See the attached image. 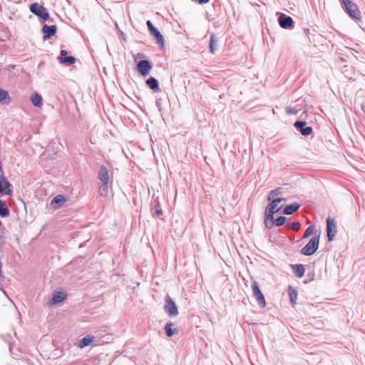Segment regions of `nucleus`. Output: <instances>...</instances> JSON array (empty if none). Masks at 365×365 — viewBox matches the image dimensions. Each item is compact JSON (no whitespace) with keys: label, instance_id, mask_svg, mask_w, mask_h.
<instances>
[{"label":"nucleus","instance_id":"nucleus-34","mask_svg":"<svg viewBox=\"0 0 365 365\" xmlns=\"http://www.w3.org/2000/svg\"><path fill=\"white\" fill-rule=\"evenodd\" d=\"M289 226L292 230L297 232L300 229L301 224L299 222H294L289 224Z\"/></svg>","mask_w":365,"mask_h":365},{"label":"nucleus","instance_id":"nucleus-15","mask_svg":"<svg viewBox=\"0 0 365 365\" xmlns=\"http://www.w3.org/2000/svg\"><path fill=\"white\" fill-rule=\"evenodd\" d=\"M277 212V210L272 211L266 210L265 212V220L264 224L267 228H270L272 227L273 224L274 223V214Z\"/></svg>","mask_w":365,"mask_h":365},{"label":"nucleus","instance_id":"nucleus-16","mask_svg":"<svg viewBox=\"0 0 365 365\" xmlns=\"http://www.w3.org/2000/svg\"><path fill=\"white\" fill-rule=\"evenodd\" d=\"M292 267L295 277L298 278H302L304 276L305 272V268L303 264H296L292 265Z\"/></svg>","mask_w":365,"mask_h":365},{"label":"nucleus","instance_id":"nucleus-11","mask_svg":"<svg viewBox=\"0 0 365 365\" xmlns=\"http://www.w3.org/2000/svg\"><path fill=\"white\" fill-rule=\"evenodd\" d=\"M294 126L300 132L302 135L307 136L310 135L313 129L311 126H307V122L303 120H297Z\"/></svg>","mask_w":365,"mask_h":365},{"label":"nucleus","instance_id":"nucleus-41","mask_svg":"<svg viewBox=\"0 0 365 365\" xmlns=\"http://www.w3.org/2000/svg\"><path fill=\"white\" fill-rule=\"evenodd\" d=\"M1 267H2V264L0 262V278L1 277H4V275H3V273H2V271H1Z\"/></svg>","mask_w":365,"mask_h":365},{"label":"nucleus","instance_id":"nucleus-26","mask_svg":"<svg viewBox=\"0 0 365 365\" xmlns=\"http://www.w3.org/2000/svg\"><path fill=\"white\" fill-rule=\"evenodd\" d=\"M91 344V336L87 335L86 337L81 339L78 342V346L79 348H83Z\"/></svg>","mask_w":365,"mask_h":365},{"label":"nucleus","instance_id":"nucleus-44","mask_svg":"<svg viewBox=\"0 0 365 365\" xmlns=\"http://www.w3.org/2000/svg\"><path fill=\"white\" fill-rule=\"evenodd\" d=\"M124 94L129 98L133 99V97L131 96L128 95L126 93H124Z\"/></svg>","mask_w":365,"mask_h":365},{"label":"nucleus","instance_id":"nucleus-18","mask_svg":"<svg viewBox=\"0 0 365 365\" xmlns=\"http://www.w3.org/2000/svg\"><path fill=\"white\" fill-rule=\"evenodd\" d=\"M300 207V205L297 202H294L291 205L286 206L283 210V213L287 215H292L297 212Z\"/></svg>","mask_w":365,"mask_h":365},{"label":"nucleus","instance_id":"nucleus-45","mask_svg":"<svg viewBox=\"0 0 365 365\" xmlns=\"http://www.w3.org/2000/svg\"><path fill=\"white\" fill-rule=\"evenodd\" d=\"M287 113H296L295 112H292L291 110H287Z\"/></svg>","mask_w":365,"mask_h":365},{"label":"nucleus","instance_id":"nucleus-22","mask_svg":"<svg viewBox=\"0 0 365 365\" xmlns=\"http://www.w3.org/2000/svg\"><path fill=\"white\" fill-rule=\"evenodd\" d=\"M217 40L216 36L214 34H212L210 36V43H209V50H210V52L212 54L215 53L217 50Z\"/></svg>","mask_w":365,"mask_h":365},{"label":"nucleus","instance_id":"nucleus-3","mask_svg":"<svg viewBox=\"0 0 365 365\" xmlns=\"http://www.w3.org/2000/svg\"><path fill=\"white\" fill-rule=\"evenodd\" d=\"M319 235L313 236L309 242L301 250V254L310 256L314 254L319 248Z\"/></svg>","mask_w":365,"mask_h":365},{"label":"nucleus","instance_id":"nucleus-14","mask_svg":"<svg viewBox=\"0 0 365 365\" xmlns=\"http://www.w3.org/2000/svg\"><path fill=\"white\" fill-rule=\"evenodd\" d=\"M110 336L108 334H104L103 336H101L97 333V331H95V335H93V346H97L101 344L108 343V340L110 339Z\"/></svg>","mask_w":365,"mask_h":365},{"label":"nucleus","instance_id":"nucleus-4","mask_svg":"<svg viewBox=\"0 0 365 365\" xmlns=\"http://www.w3.org/2000/svg\"><path fill=\"white\" fill-rule=\"evenodd\" d=\"M342 4H344L345 11L351 19L361 20L360 11L356 4L351 0H342Z\"/></svg>","mask_w":365,"mask_h":365},{"label":"nucleus","instance_id":"nucleus-21","mask_svg":"<svg viewBox=\"0 0 365 365\" xmlns=\"http://www.w3.org/2000/svg\"><path fill=\"white\" fill-rule=\"evenodd\" d=\"M65 202L66 198L64 197V196L58 195L53 197V199L51 200V205H53L55 207H60L64 204Z\"/></svg>","mask_w":365,"mask_h":365},{"label":"nucleus","instance_id":"nucleus-35","mask_svg":"<svg viewBox=\"0 0 365 365\" xmlns=\"http://www.w3.org/2000/svg\"><path fill=\"white\" fill-rule=\"evenodd\" d=\"M156 106H158L159 110H161L160 106H161V98H157L156 99Z\"/></svg>","mask_w":365,"mask_h":365},{"label":"nucleus","instance_id":"nucleus-13","mask_svg":"<svg viewBox=\"0 0 365 365\" xmlns=\"http://www.w3.org/2000/svg\"><path fill=\"white\" fill-rule=\"evenodd\" d=\"M279 26L283 29H289L292 26L294 23L292 17L287 16L284 14H281L278 18Z\"/></svg>","mask_w":365,"mask_h":365},{"label":"nucleus","instance_id":"nucleus-23","mask_svg":"<svg viewBox=\"0 0 365 365\" xmlns=\"http://www.w3.org/2000/svg\"><path fill=\"white\" fill-rule=\"evenodd\" d=\"M52 299L53 304H58L66 299V294L63 292H58L53 294Z\"/></svg>","mask_w":365,"mask_h":365},{"label":"nucleus","instance_id":"nucleus-28","mask_svg":"<svg viewBox=\"0 0 365 365\" xmlns=\"http://www.w3.org/2000/svg\"><path fill=\"white\" fill-rule=\"evenodd\" d=\"M173 324L172 322L167 323V324L165 327V334L168 337H170L173 336L175 334L178 333V331L176 329H173L172 326Z\"/></svg>","mask_w":365,"mask_h":365},{"label":"nucleus","instance_id":"nucleus-42","mask_svg":"<svg viewBox=\"0 0 365 365\" xmlns=\"http://www.w3.org/2000/svg\"><path fill=\"white\" fill-rule=\"evenodd\" d=\"M132 96H135L137 99L140 100V98L136 95L135 92L130 93Z\"/></svg>","mask_w":365,"mask_h":365},{"label":"nucleus","instance_id":"nucleus-40","mask_svg":"<svg viewBox=\"0 0 365 365\" xmlns=\"http://www.w3.org/2000/svg\"><path fill=\"white\" fill-rule=\"evenodd\" d=\"M156 29H157L155 26H153V27L149 29L148 30H149L150 34H152V33H153Z\"/></svg>","mask_w":365,"mask_h":365},{"label":"nucleus","instance_id":"nucleus-10","mask_svg":"<svg viewBox=\"0 0 365 365\" xmlns=\"http://www.w3.org/2000/svg\"><path fill=\"white\" fill-rule=\"evenodd\" d=\"M11 184L2 175H0V193L4 195H11L12 190L11 189Z\"/></svg>","mask_w":365,"mask_h":365},{"label":"nucleus","instance_id":"nucleus-20","mask_svg":"<svg viewBox=\"0 0 365 365\" xmlns=\"http://www.w3.org/2000/svg\"><path fill=\"white\" fill-rule=\"evenodd\" d=\"M30 99L34 106L37 108L41 107L43 99L38 93H34Z\"/></svg>","mask_w":365,"mask_h":365},{"label":"nucleus","instance_id":"nucleus-32","mask_svg":"<svg viewBox=\"0 0 365 365\" xmlns=\"http://www.w3.org/2000/svg\"><path fill=\"white\" fill-rule=\"evenodd\" d=\"M314 227L311 225V226H309L307 230H305L303 236H302V238L304 239V238H307L308 237L309 235H311L313 232H314Z\"/></svg>","mask_w":365,"mask_h":365},{"label":"nucleus","instance_id":"nucleus-29","mask_svg":"<svg viewBox=\"0 0 365 365\" xmlns=\"http://www.w3.org/2000/svg\"><path fill=\"white\" fill-rule=\"evenodd\" d=\"M9 93H0V102L4 104H9L11 101L9 96Z\"/></svg>","mask_w":365,"mask_h":365},{"label":"nucleus","instance_id":"nucleus-5","mask_svg":"<svg viewBox=\"0 0 365 365\" xmlns=\"http://www.w3.org/2000/svg\"><path fill=\"white\" fill-rule=\"evenodd\" d=\"M165 304L164 310L170 317H176L178 314V307L170 297L167 294L165 297Z\"/></svg>","mask_w":365,"mask_h":365},{"label":"nucleus","instance_id":"nucleus-12","mask_svg":"<svg viewBox=\"0 0 365 365\" xmlns=\"http://www.w3.org/2000/svg\"><path fill=\"white\" fill-rule=\"evenodd\" d=\"M152 68L151 63L148 60L140 61L137 64L138 71L143 76H147Z\"/></svg>","mask_w":365,"mask_h":365},{"label":"nucleus","instance_id":"nucleus-25","mask_svg":"<svg viewBox=\"0 0 365 365\" xmlns=\"http://www.w3.org/2000/svg\"><path fill=\"white\" fill-rule=\"evenodd\" d=\"M288 292H289L290 303L292 305H294L296 304V301L297 299L298 292L297 290L293 289L292 287H291V286H289L288 288Z\"/></svg>","mask_w":365,"mask_h":365},{"label":"nucleus","instance_id":"nucleus-30","mask_svg":"<svg viewBox=\"0 0 365 365\" xmlns=\"http://www.w3.org/2000/svg\"><path fill=\"white\" fill-rule=\"evenodd\" d=\"M281 193H282V192H281V189L280 188H276L274 190H271L269 192V193L268 195L267 200H271L274 197L279 195Z\"/></svg>","mask_w":365,"mask_h":365},{"label":"nucleus","instance_id":"nucleus-17","mask_svg":"<svg viewBox=\"0 0 365 365\" xmlns=\"http://www.w3.org/2000/svg\"><path fill=\"white\" fill-rule=\"evenodd\" d=\"M279 200H286L285 198L283 197H279L277 199H274L272 200V202L268 205V206L266 207V210H277V212L279 211L281 207H282V205L281 206H278V204L279 203Z\"/></svg>","mask_w":365,"mask_h":365},{"label":"nucleus","instance_id":"nucleus-19","mask_svg":"<svg viewBox=\"0 0 365 365\" xmlns=\"http://www.w3.org/2000/svg\"><path fill=\"white\" fill-rule=\"evenodd\" d=\"M9 214L10 211L6 201L0 200V216L1 217H7L9 216Z\"/></svg>","mask_w":365,"mask_h":365},{"label":"nucleus","instance_id":"nucleus-33","mask_svg":"<svg viewBox=\"0 0 365 365\" xmlns=\"http://www.w3.org/2000/svg\"><path fill=\"white\" fill-rule=\"evenodd\" d=\"M155 207L157 208L153 213L154 217H160L163 215V210L161 208H160L158 202H157L156 205H155Z\"/></svg>","mask_w":365,"mask_h":365},{"label":"nucleus","instance_id":"nucleus-37","mask_svg":"<svg viewBox=\"0 0 365 365\" xmlns=\"http://www.w3.org/2000/svg\"><path fill=\"white\" fill-rule=\"evenodd\" d=\"M138 57H144L143 54L138 53L136 55H133L134 60L136 61Z\"/></svg>","mask_w":365,"mask_h":365},{"label":"nucleus","instance_id":"nucleus-38","mask_svg":"<svg viewBox=\"0 0 365 365\" xmlns=\"http://www.w3.org/2000/svg\"><path fill=\"white\" fill-rule=\"evenodd\" d=\"M79 365H91V361L88 359L86 361L81 362Z\"/></svg>","mask_w":365,"mask_h":365},{"label":"nucleus","instance_id":"nucleus-6","mask_svg":"<svg viewBox=\"0 0 365 365\" xmlns=\"http://www.w3.org/2000/svg\"><path fill=\"white\" fill-rule=\"evenodd\" d=\"M251 287L252 289L253 297L257 300L258 305L262 308L266 306L264 297L261 290L259 289L257 282L256 281H254L252 283Z\"/></svg>","mask_w":365,"mask_h":365},{"label":"nucleus","instance_id":"nucleus-9","mask_svg":"<svg viewBox=\"0 0 365 365\" xmlns=\"http://www.w3.org/2000/svg\"><path fill=\"white\" fill-rule=\"evenodd\" d=\"M327 233L328 240L332 241L336 233V224L335 220L331 217L327 219Z\"/></svg>","mask_w":365,"mask_h":365},{"label":"nucleus","instance_id":"nucleus-2","mask_svg":"<svg viewBox=\"0 0 365 365\" xmlns=\"http://www.w3.org/2000/svg\"><path fill=\"white\" fill-rule=\"evenodd\" d=\"M30 11L36 16L41 21H50V14L41 4L34 2L29 6Z\"/></svg>","mask_w":365,"mask_h":365},{"label":"nucleus","instance_id":"nucleus-24","mask_svg":"<svg viewBox=\"0 0 365 365\" xmlns=\"http://www.w3.org/2000/svg\"><path fill=\"white\" fill-rule=\"evenodd\" d=\"M151 35L155 37L156 43L160 47L163 48L165 41H164V38H163V35L161 34V33L158 29H156L153 33H152Z\"/></svg>","mask_w":365,"mask_h":365},{"label":"nucleus","instance_id":"nucleus-8","mask_svg":"<svg viewBox=\"0 0 365 365\" xmlns=\"http://www.w3.org/2000/svg\"><path fill=\"white\" fill-rule=\"evenodd\" d=\"M41 32L43 34V39L44 41L51 39L56 34L57 26L56 25L44 24L41 28Z\"/></svg>","mask_w":365,"mask_h":365},{"label":"nucleus","instance_id":"nucleus-39","mask_svg":"<svg viewBox=\"0 0 365 365\" xmlns=\"http://www.w3.org/2000/svg\"><path fill=\"white\" fill-rule=\"evenodd\" d=\"M197 1L200 4H206L210 1V0H197Z\"/></svg>","mask_w":365,"mask_h":365},{"label":"nucleus","instance_id":"nucleus-1","mask_svg":"<svg viewBox=\"0 0 365 365\" xmlns=\"http://www.w3.org/2000/svg\"><path fill=\"white\" fill-rule=\"evenodd\" d=\"M99 180V195L106 197L108 192L109 174L108 170L105 165H101L98 173Z\"/></svg>","mask_w":365,"mask_h":365},{"label":"nucleus","instance_id":"nucleus-46","mask_svg":"<svg viewBox=\"0 0 365 365\" xmlns=\"http://www.w3.org/2000/svg\"><path fill=\"white\" fill-rule=\"evenodd\" d=\"M0 91H6L2 88H0Z\"/></svg>","mask_w":365,"mask_h":365},{"label":"nucleus","instance_id":"nucleus-36","mask_svg":"<svg viewBox=\"0 0 365 365\" xmlns=\"http://www.w3.org/2000/svg\"><path fill=\"white\" fill-rule=\"evenodd\" d=\"M146 24L148 26V29L154 26L153 23L150 20L147 21Z\"/></svg>","mask_w":365,"mask_h":365},{"label":"nucleus","instance_id":"nucleus-27","mask_svg":"<svg viewBox=\"0 0 365 365\" xmlns=\"http://www.w3.org/2000/svg\"><path fill=\"white\" fill-rule=\"evenodd\" d=\"M146 84L151 90L158 88V81L154 77H150L146 81Z\"/></svg>","mask_w":365,"mask_h":365},{"label":"nucleus","instance_id":"nucleus-31","mask_svg":"<svg viewBox=\"0 0 365 365\" xmlns=\"http://www.w3.org/2000/svg\"><path fill=\"white\" fill-rule=\"evenodd\" d=\"M287 220V218L284 216H280V217H278L275 220H274V224L277 227H279V226H282L283 225L285 222Z\"/></svg>","mask_w":365,"mask_h":365},{"label":"nucleus","instance_id":"nucleus-43","mask_svg":"<svg viewBox=\"0 0 365 365\" xmlns=\"http://www.w3.org/2000/svg\"><path fill=\"white\" fill-rule=\"evenodd\" d=\"M361 109L364 111V113H365V105L364 103H361Z\"/></svg>","mask_w":365,"mask_h":365},{"label":"nucleus","instance_id":"nucleus-7","mask_svg":"<svg viewBox=\"0 0 365 365\" xmlns=\"http://www.w3.org/2000/svg\"><path fill=\"white\" fill-rule=\"evenodd\" d=\"M58 60L61 64L65 66H71L76 62V58L73 56H68V51L64 49L61 50Z\"/></svg>","mask_w":365,"mask_h":365}]
</instances>
